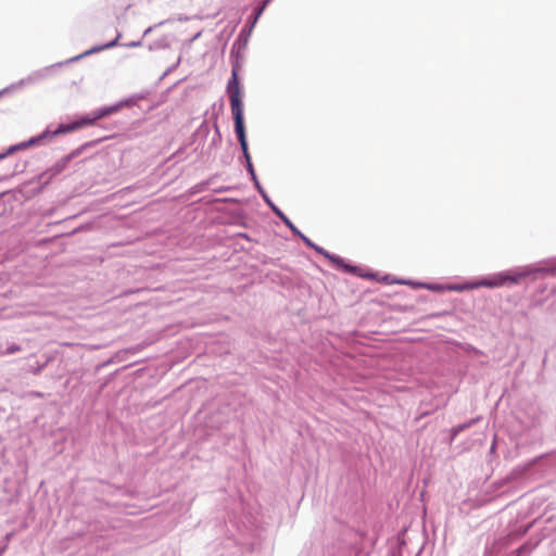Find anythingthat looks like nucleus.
Wrapping results in <instances>:
<instances>
[{
  "instance_id": "a211bd4d",
  "label": "nucleus",
  "mask_w": 556,
  "mask_h": 556,
  "mask_svg": "<svg viewBox=\"0 0 556 556\" xmlns=\"http://www.w3.org/2000/svg\"><path fill=\"white\" fill-rule=\"evenodd\" d=\"M396 282H397L399 285H407V286H412L413 288H419V287H418V282H419V281L404 280V279H403V280H396Z\"/></svg>"
},
{
  "instance_id": "1a4fd4ad",
  "label": "nucleus",
  "mask_w": 556,
  "mask_h": 556,
  "mask_svg": "<svg viewBox=\"0 0 556 556\" xmlns=\"http://www.w3.org/2000/svg\"><path fill=\"white\" fill-rule=\"evenodd\" d=\"M542 421V412L536 406H531L527 412V419L522 420V425L527 429L535 428L541 425Z\"/></svg>"
},
{
  "instance_id": "f8f14e48",
  "label": "nucleus",
  "mask_w": 556,
  "mask_h": 556,
  "mask_svg": "<svg viewBox=\"0 0 556 556\" xmlns=\"http://www.w3.org/2000/svg\"><path fill=\"white\" fill-rule=\"evenodd\" d=\"M418 287L421 289H426L432 292H443L445 290V285L442 283H432V282H418Z\"/></svg>"
},
{
  "instance_id": "aec40b11",
  "label": "nucleus",
  "mask_w": 556,
  "mask_h": 556,
  "mask_svg": "<svg viewBox=\"0 0 556 556\" xmlns=\"http://www.w3.org/2000/svg\"><path fill=\"white\" fill-rule=\"evenodd\" d=\"M45 366H46V364H40V365L36 366L35 368H33L31 372L34 375H39L42 371V369L45 368Z\"/></svg>"
},
{
  "instance_id": "7ed1b4c3",
  "label": "nucleus",
  "mask_w": 556,
  "mask_h": 556,
  "mask_svg": "<svg viewBox=\"0 0 556 556\" xmlns=\"http://www.w3.org/2000/svg\"><path fill=\"white\" fill-rule=\"evenodd\" d=\"M119 38H121V34H117V36L113 40H111L110 42H108L105 45L94 46V47L90 48L89 50L85 51L84 53L73 56L64 62H58V63L45 66L42 68L33 71L26 77L1 89L0 98L4 94L16 92L25 87L42 83L43 80L53 76L56 73V70L62 67L64 64L74 63V62H77V61L81 60L83 58L88 56L90 54L98 53L105 49H111V48L117 46Z\"/></svg>"
},
{
  "instance_id": "6ab92c4d",
  "label": "nucleus",
  "mask_w": 556,
  "mask_h": 556,
  "mask_svg": "<svg viewBox=\"0 0 556 556\" xmlns=\"http://www.w3.org/2000/svg\"><path fill=\"white\" fill-rule=\"evenodd\" d=\"M123 46L126 48H136V47L141 46V40L130 41V42L124 43Z\"/></svg>"
},
{
  "instance_id": "f3484780",
  "label": "nucleus",
  "mask_w": 556,
  "mask_h": 556,
  "mask_svg": "<svg viewBox=\"0 0 556 556\" xmlns=\"http://www.w3.org/2000/svg\"><path fill=\"white\" fill-rule=\"evenodd\" d=\"M533 546H531L529 543H525L522 544L516 552L518 553V555H521V554H529L531 551H532Z\"/></svg>"
},
{
  "instance_id": "5701e85b",
  "label": "nucleus",
  "mask_w": 556,
  "mask_h": 556,
  "mask_svg": "<svg viewBox=\"0 0 556 556\" xmlns=\"http://www.w3.org/2000/svg\"><path fill=\"white\" fill-rule=\"evenodd\" d=\"M36 397H42L43 394L41 392H34L33 393Z\"/></svg>"
},
{
  "instance_id": "412c9836",
  "label": "nucleus",
  "mask_w": 556,
  "mask_h": 556,
  "mask_svg": "<svg viewBox=\"0 0 556 556\" xmlns=\"http://www.w3.org/2000/svg\"><path fill=\"white\" fill-rule=\"evenodd\" d=\"M383 280H384L387 283H397V282H396V280H397V279H395V278H391V276H389V275H386V276L383 277Z\"/></svg>"
},
{
  "instance_id": "4be33fe9",
  "label": "nucleus",
  "mask_w": 556,
  "mask_h": 556,
  "mask_svg": "<svg viewBox=\"0 0 556 556\" xmlns=\"http://www.w3.org/2000/svg\"><path fill=\"white\" fill-rule=\"evenodd\" d=\"M238 236H240V237H242V238H244L247 240H250V238H249V236L247 233H241L240 232Z\"/></svg>"
},
{
  "instance_id": "20e7f679",
  "label": "nucleus",
  "mask_w": 556,
  "mask_h": 556,
  "mask_svg": "<svg viewBox=\"0 0 556 556\" xmlns=\"http://www.w3.org/2000/svg\"><path fill=\"white\" fill-rule=\"evenodd\" d=\"M238 66L233 65L231 71V77L227 83L226 92L229 97L231 113L235 123V132L239 141L242 156L244 162L248 163L251 160L249 152V146L245 134L244 116H243V102H242V87L238 77Z\"/></svg>"
},
{
  "instance_id": "6e6552de",
  "label": "nucleus",
  "mask_w": 556,
  "mask_h": 556,
  "mask_svg": "<svg viewBox=\"0 0 556 556\" xmlns=\"http://www.w3.org/2000/svg\"><path fill=\"white\" fill-rule=\"evenodd\" d=\"M16 202L17 200L13 192H2L0 194V217L12 214Z\"/></svg>"
},
{
  "instance_id": "39448f33",
  "label": "nucleus",
  "mask_w": 556,
  "mask_h": 556,
  "mask_svg": "<svg viewBox=\"0 0 556 556\" xmlns=\"http://www.w3.org/2000/svg\"><path fill=\"white\" fill-rule=\"evenodd\" d=\"M296 237H299L303 243L313 249L314 251H316L318 254L323 255L324 257L328 258L332 264L336 265V267L340 270H342L343 273H346V274H353V275H357V276H362L364 277L365 275H363L361 273V268L355 266V265H351V264H348L344 258H342L341 256L339 255H336V254H331L330 252H328L327 250H325L324 248L317 245L316 243H314L309 238H307L304 233L301 232V235H298Z\"/></svg>"
},
{
  "instance_id": "9b49d317",
  "label": "nucleus",
  "mask_w": 556,
  "mask_h": 556,
  "mask_svg": "<svg viewBox=\"0 0 556 556\" xmlns=\"http://www.w3.org/2000/svg\"><path fill=\"white\" fill-rule=\"evenodd\" d=\"M80 153V149H77L75 151H73L72 153H70L68 155H66L62 161L61 163H58L53 170H54V174H59L61 173L64 167L66 166V164L75 156H77L78 154Z\"/></svg>"
},
{
  "instance_id": "0eeeda50",
  "label": "nucleus",
  "mask_w": 556,
  "mask_h": 556,
  "mask_svg": "<svg viewBox=\"0 0 556 556\" xmlns=\"http://www.w3.org/2000/svg\"><path fill=\"white\" fill-rule=\"evenodd\" d=\"M266 205L271 210V212L288 227L294 236L301 235L300 229L290 220V218L283 213L269 198V195L264 193L261 195Z\"/></svg>"
},
{
  "instance_id": "9d476101",
  "label": "nucleus",
  "mask_w": 556,
  "mask_h": 556,
  "mask_svg": "<svg viewBox=\"0 0 556 556\" xmlns=\"http://www.w3.org/2000/svg\"><path fill=\"white\" fill-rule=\"evenodd\" d=\"M245 169L249 173L251 180L253 181L254 187L257 190V192L260 193V195H263L264 193H266L265 189L262 187V185L255 174V169H254L252 161H249L248 163H245Z\"/></svg>"
},
{
  "instance_id": "b1692460",
  "label": "nucleus",
  "mask_w": 556,
  "mask_h": 556,
  "mask_svg": "<svg viewBox=\"0 0 556 556\" xmlns=\"http://www.w3.org/2000/svg\"><path fill=\"white\" fill-rule=\"evenodd\" d=\"M151 30H152V27L147 28L143 33V36H147L148 34H150Z\"/></svg>"
},
{
  "instance_id": "f257e3e1",
  "label": "nucleus",
  "mask_w": 556,
  "mask_h": 556,
  "mask_svg": "<svg viewBox=\"0 0 556 556\" xmlns=\"http://www.w3.org/2000/svg\"><path fill=\"white\" fill-rule=\"evenodd\" d=\"M136 102V98H128L121 100L119 102L103 106L100 109H97L89 114H86L81 116L79 119L70 123V124H60L55 129L51 130L50 128H47L41 134L34 136L29 138L26 141H23L18 144L12 146L9 148V150L5 153L0 154V160L4 159L8 154L13 153L14 151L25 149L28 147L37 146V144H45L47 141L52 139L53 137L62 134H66L73 130H76L78 128H81L87 125H91L96 123L98 119L104 118L113 113L118 112L121 109L125 106H130Z\"/></svg>"
},
{
  "instance_id": "f03ea898",
  "label": "nucleus",
  "mask_w": 556,
  "mask_h": 556,
  "mask_svg": "<svg viewBox=\"0 0 556 556\" xmlns=\"http://www.w3.org/2000/svg\"><path fill=\"white\" fill-rule=\"evenodd\" d=\"M555 269H548L545 267H525L518 269H509L500 273H495L493 275L482 277L480 279H475L471 281H466L463 283H445L446 291L454 292H464L468 290H473L478 288H500V287H510L514 285L520 283L521 279L531 276V275H544L547 273H554Z\"/></svg>"
},
{
  "instance_id": "dca6fc26",
  "label": "nucleus",
  "mask_w": 556,
  "mask_h": 556,
  "mask_svg": "<svg viewBox=\"0 0 556 556\" xmlns=\"http://www.w3.org/2000/svg\"><path fill=\"white\" fill-rule=\"evenodd\" d=\"M214 127H215V134H214V136L212 138L211 144L212 146H217L222 141V135H220L218 125L215 124Z\"/></svg>"
},
{
  "instance_id": "4468645a",
  "label": "nucleus",
  "mask_w": 556,
  "mask_h": 556,
  "mask_svg": "<svg viewBox=\"0 0 556 556\" xmlns=\"http://www.w3.org/2000/svg\"><path fill=\"white\" fill-rule=\"evenodd\" d=\"M470 426V424H460L451 429V437L452 439H455L462 431L467 429Z\"/></svg>"
},
{
  "instance_id": "ddd939ff",
  "label": "nucleus",
  "mask_w": 556,
  "mask_h": 556,
  "mask_svg": "<svg viewBox=\"0 0 556 556\" xmlns=\"http://www.w3.org/2000/svg\"><path fill=\"white\" fill-rule=\"evenodd\" d=\"M20 351H22V346L21 345L16 344V343H11L4 350H2L0 348V355H2V356L12 355V354H15V353H17Z\"/></svg>"
},
{
  "instance_id": "2eb2a0df",
  "label": "nucleus",
  "mask_w": 556,
  "mask_h": 556,
  "mask_svg": "<svg viewBox=\"0 0 556 556\" xmlns=\"http://www.w3.org/2000/svg\"><path fill=\"white\" fill-rule=\"evenodd\" d=\"M273 0H263V2L257 5L256 8H254V10L256 11V18H260V16L262 15V13L264 12L265 8Z\"/></svg>"
},
{
  "instance_id": "423d86ee",
  "label": "nucleus",
  "mask_w": 556,
  "mask_h": 556,
  "mask_svg": "<svg viewBox=\"0 0 556 556\" xmlns=\"http://www.w3.org/2000/svg\"><path fill=\"white\" fill-rule=\"evenodd\" d=\"M257 21L258 18H256V11L253 10V13L249 16L247 24L240 30L236 41L233 42L231 51H240L241 49H244Z\"/></svg>"
}]
</instances>
